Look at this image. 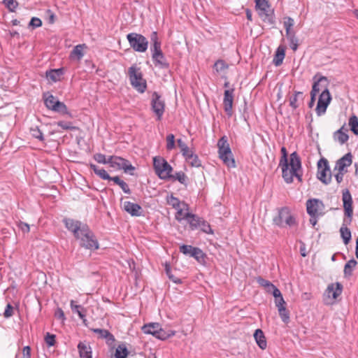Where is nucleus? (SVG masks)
I'll return each mask as SVG.
<instances>
[{
	"mask_svg": "<svg viewBox=\"0 0 358 358\" xmlns=\"http://www.w3.org/2000/svg\"><path fill=\"white\" fill-rule=\"evenodd\" d=\"M128 76L132 87L140 93H143L147 88L146 80L143 78L141 69L134 64L128 69Z\"/></svg>",
	"mask_w": 358,
	"mask_h": 358,
	"instance_id": "obj_4",
	"label": "nucleus"
},
{
	"mask_svg": "<svg viewBox=\"0 0 358 358\" xmlns=\"http://www.w3.org/2000/svg\"><path fill=\"white\" fill-rule=\"evenodd\" d=\"M227 67V65L223 60H218L214 64V68L218 73L223 72Z\"/></svg>",
	"mask_w": 358,
	"mask_h": 358,
	"instance_id": "obj_54",
	"label": "nucleus"
},
{
	"mask_svg": "<svg viewBox=\"0 0 358 358\" xmlns=\"http://www.w3.org/2000/svg\"><path fill=\"white\" fill-rule=\"evenodd\" d=\"M176 210V219L179 222L187 221L188 216L191 215L189 212H185V210H188V205L185 202H182V206Z\"/></svg>",
	"mask_w": 358,
	"mask_h": 358,
	"instance_id": "obj_24",
	"label": "nucleus"
},
{
	"mask_svg": "<svg viewBox=\"0 0 358 358\" xmlns=\"http://www.w3.org/2000/svg\"><path fill=\"white\" fill-rule=\"evenodd\" d=\"M170 178L174 180H178L181 184L186 185L187 176L182 171L176 173L174 175H172Z\"/></svg>",
	"mask_w": 358,
	"mask_h": 358,
	"instance_id": "obj_47",
	"label": "nucleus"
},
{
	"mask_svg": "<svg viewBox=\"0 0 358 358\" xmlns=\"http://www.w3.org/2000/svg\"><path fill=\"white\" fill-rule=\"evenodd\" d=\"M186 161L192 166L194 167H200L201 166V160L199 159V157L195 153L190 156L189 159H186Z\"/></svg>",
	"mask_w": 358,
	"mask_h": 358,
	"instance_id": "obj_50",
	"label": "nucleus"
},
{
	"mask_svg": "<svg viewBox=\"0 0 358 358\" xmlns=\"http://www.w3.org/2000/svg\"><path fill=\"white\" fill-rule=\"evenodd\" d=\"M152 59L156 67L163 69H168L169 68V63L163 52L157 55H153Z\"/></svg>",
	"mask_w": 358,
	"mask_h": 358,
	"instance_id": "obj_20",
	"label": "nucleus"
},
{
	"mask_svg": "<svg viewBox=\"0 0 358 358\" xmlns=\"http://www.w3.org/2000/svg\"><path fill=\"white\" fill-rule=\"evenodd\" d=\"M13 307L10 303H8L5 308L3 316L6 318L10 317L13 315Z\"/></svg>",
	"mask_w": 358,
	"mask_h": 358,
	"instance_id": "obj_61",
	"label": "nucleus"
},
{
	"mask_svg": "<svg viewBox=\"0 0 358 358\" xmlns=\"http://www.w3.org/2000/svg\"><path fill=\"white\" fill-rule=\"evenodd\" d=\"M285 56V48L282 46H279L275 52L273 63L278 66L282 64Z\"/></svg>",
	"mask_w": 358,
	"mask_h": 358,
	"instance_id": "obj_28",
	"label": "nucleus"
},
{
	"mask_svg": "<svg viewBox=\"0 0 358 358\" xmlns=\"http://www.w3.org/2000/svg\"><path fill=\"white\" fill-rule=\"evenodd\" d=\"M343 129H344V126H343L338 130L335 131L334 134V139L336 141H338L341 145L346 143L349 138L348 135L345 132L343 131Z\"/></svg>",
	"mask_w": 358,
	"mask_h": 358,
	"instance_id": "obj_32",
	"label": "nucleus"
},
{
	"mask_svg": "<svg viewBox=\"0 0 358 358\" xmlns=\"http://www.w3.org/2000/svg\"><path fill=\"white\" fill-rule=\"evenodd\" d=\"M123 158L117 156H110L108 159V164L111 167H116L120 169L121 164Z\"/></svg>",
	"mask_w": 358,
	"mask_h": 358,
	"instance_id": "obj_42",
	"label": "nucleus"
},
{
	"mask_svg": "<svg viewBox=\"0 0 358 358\" xmlns=\"http://www.w3.org/2000/svg\"><path fill=\"white\" fill-rule=\"evenodd\" d=\"M234 91V89L227 90L224 93V109L229 117L233 114Z\"/></svg>",
	"mask_w": 358,
	"mask_h": 358,
	"instance_id": "obj_15",
	"label": "nucleus"
},
{
	"mask_svg": "<svg viewBox=\"0 0 358 358\" xmlns=\"http://www.w3.org/2000/svg\"><path fill=\"white\" fill-rule=\"evenodd\" d=\"M273 220L275 224L281 227H292L296 224L295 218L291 214L289 208L286 207L280 209Z\"/></svg>",
	"mask_w": 358,
	"mask_h": 358,
	"instance_id": "obj_8",
	"label": "nucleus"
},
{
	"mask_svg": "<svg viewBox=\"0 0 358 358\" xmlns=\"http://www.w3.org/2000/svg\"><path fill=\"white\" fill-rule=\"evenodd\" d=\"M157 332L155 337L160 340H165L173 335H175V331L172 330L166 331L163 329L161 326L159 329H157Z\"/></svg>",
	"mask_w": 358,
	"mask_h": 358,
	"instance_id": "obj_34",
	"label": "nucleus"
},
{
	"mask_svg": "<svg viewBox=\"0 0 358 358\" xmlns=\"http://www.w3.org/2000/svg\"><path fill=\"white\" fill-rule=\"evenodd\" d=\"M63 75V70L62 69H51L46 71V78L52 82H57L60 80Z\"/></svg>",
	"mask_w": 358,
	"mask_h": 358,
	"instance_id": "obj_29",
	"label": "nucleus"
},
{
	"mask_svg": "<svg viewBox=\"0 0 358 358\" xmlns=\"http://www.w3.org/2000/svg\"><path fill=\"white\" fill-rule=\"evenodd\" d=\"M175 148V136L170 134L166 136V149L171 150Z\"/></svg>",
	"mask_w": 358,
	"mask_h": 358,
	"instance_id": "obj_55",
	"label": "nucleus"
},
{
	"mask_svg": "<svg viewBox=\"0 0 358 358\" xmlns=\"http://www.w3.org/2000/svg\"><path fill=\"white\" fill-rule=\"evenodd\" d=\"M63 222L66 229L73 233L74 237L80 241L82 246H99L94 233L86 224L71 218H64Z\"/></svg>",
	"mask_w": 358,
	"mask_h": 358,
	"instance_id": "obj_1",
	"label": "nucleus"
},
{
	"mask_svg": "<svg viewBox=\"0 0 358 358\" xmlns=\"http://www.w3.org/2000/svg\"><path fill=\"white\" fill-rule=\"evenodd\" d=\"M55 106H56L53 109V111L61 113L62 115H68L69 116H71L64 103L59 101L58 102H57Z\"/></svg>",
	"mask_w": 358,
	"mask_h": 358,
	"instance_id": "obj_40",
	"label": "nucleus"
},
{
	"mask_svg": "<svg viewBox=\"0 0 358 358\" xmlns=\"http://www.w3.org/2000/svg\"><path fill=\"white\" fill-rule=\"evenodd\" d=\"M257 282L259 284V285L264 287L267 292H270V289L274 287L273 284L262 277H258L257 278Z\"/></svg>",
	"mask_w": 358,
	"mask_h": 358,
	"instance_id": "obj_45",
	"label": "nucleus"
},
{
	"mask_svg": "<svg viewBox=\"0 0 358 358\" xmlns=\"http://www.w3.org/2000/svg\"><path fill=\"white\" fill-rule=\"evenodd\" d=\"M201 220V218H200L199 216L191 213V215L188 216V219L186 222L189 224V228L192 230H195L199 229Z\"/></svg>",
	"mask_w": 358,
	"mask_h": 358,
	"instance_id": "obj_30",
	"label": "nucleus"
},
{
	"mask_svg": "<svg viewBox=\"0 0 358 358\" xmlns=\"http://www.w3.org/2000/svg\"><path fill=\"white\" fill-rule=\"evenodd\" d=\"M254 338L258 346L262 350H265L267 347V342L264 332L262 329H257L254 333Z\"/></svg>",
	"mask_w": 358,
	"mask_h": 358,
	"instance_id": "obj_22",
	"label": "nucleus"
},
{
	"mask_svg": "<svg viewBox=\"0 0 358 358\" xmlns=\"http://www.w3.org/2000/svg\"><path fill=\"white\" fill-rule=\"evenodd\" d=\"M255 3L256 10L262 20L270 25L274 24L273 11L271 9L268 1L266 0H255Z\"/></svg>",
	"mask_w": 358,
	"mask_h": 358,
	"instance_id": "obj_6",
	"label": "nucleus"
},
{
	"mask_svg": "<svg viewBox=\"0 0 358 358\" xmlns=\"http://www.w3.org/2000/svg\"><path fill=\"white\" fill-rule=\"evenodd\" d=\"M120 169H123L125 173H128L130 171H134L135 167L126 159H122V164H120Z\"/></svg>",
	"mask_w": 358,
	"mask_h": 358,
	"instance_id": "obj_51",
	"label": "nucleus"
},
{
	"mask_svg": "<svg viewBox=\"0 0 358 358\" xmlns=\"http://www.w3.org/2000/svg\"><path fill=\"white\" fill-rule=\"evenodd\" d=\"M275 304L278 308L283 307L286 305V302L285 301L282 295L279 297L275 298Z\"/></svg>",
	"mask_w": 358,
	"mask_h": 358,
	"instance_id": "obj_64",
	"label": "nucleus"
},
{
	"mask_svg": "<svg viewBox=\"0 0 358 358\" xmlns=\"http://www.w3.org/2000/svg\"><path fill=\"white\" fill-rule=\"evenodd\" d=\"M162 43H157V44H151L150 45V51L152 53V57L153 55H157L160 53H162V50L161 48Z\"/></svg>",
	"mask_w": 358,
	"mask_h": 358,
	"instance_id": "obj_58",
	"label": "nucleus"
},
{
	"mask_svg": "<svg viewBox=\"0 0 358 358\" xmlns=\"http://www.w3.org/2000/svg\"><path fill=\"white\" fill-rule=\"evenodd\" d=\"M90 169L93 170L94 173L99 176L103 180H108L110 178V175L107 173V171L103 169H100L97 166L93 164H90Z\"/></svg>",
	"mask_w": 358,
	"mask_h": 358,
	"instance_id": "obj_33",
	"label": "nucleus"
},
{
	"mask_svg": "<svg viewBox=\"0 0 358 358\" xmlns=\"http://www.w3.org/2000/svg\"><path fill=\"white\" fill-rule=\"evenodd\" d=\"M348 124L350 127V130L355 135H358V117L355 115H352L349 119Z\"/></svg>",
	"mask_w": 358,
	"mask_h": 358,
	"instance_id": "obj_41",
	"label": "nucleus"
},
{
	"mask_svg": "<svg viewBox=\"0 0 358 358\" xmlns=\"http://www.w3.org/2000/svg\"><path fill=\"white\" fill-rule=\"evenodd\" d=\"M127 38L134 50L138 52H145L147 50L148 41L144 36L137 33H130L127 34Z\"/></svg>",
	"mask_w": 358,
	"mask_h": 358,
	"instance_id": "obj_7",
	"label": "nucleus"
},
{
	"mask_svg": "<svg viewBox=\"0 0 358 358\" xmlns=\"http://www.w3.org/2000/svg\"><path fill=\"white\" fill-rule=\"evenodd\" d=\"M199 229L207 234L213 233L210 224L202 219L201 220Z\"/></svg>",
	"mask_w": 358,
	"mask_h": 358,
	"instance_id": "obj_57",
	"label": "nucleus"
},
{
	"mask_svg": "<svg viewBox=\"0 0 358 358\" xmlns=\"http://www.w3.org/2000/svg\"><path fill=\"white\" fill-rule=\"evenodd\" d=\"M342 201L343 203L344 215L351 222L353 215L352 198L348 189L342 191Z\"/></svg>",
	"mask_w": 358,
	"mask_h": 358,
	"instance_id": "obj_13",
	"label": "nucleus"
},
{
	"mask_svg": "<svg viewBox=\"0 0 358 358\" xmlns=\"http://www.w3.org/2000/svg\"><path fill=\"white\" fill-rule=\"evenodd\" d=\"M164 268H165L166 274L168 276V278H169V280H171V281H173L176 284H180V283H182V280L179 278L175 276L172 273L171 266H170V264L168 262H166L164 264Z\"/></svg>",
	"mask_w": 358,
	"mask_h": 358,
	"instance_id": "obj_35",
	"label": "nucleus"
},
{
	"mask_svg": "<svg viewBox=\"0 0 358 358\" xmlns=\"http://www.w3.org/2000/svg\"><path fill=\"white\" fill-rule=\"evenodd\" d=\"M129 351L124 344L119 345L115 352V358H127Z\"/></svg>",
	"mask_w": 358,
	"mask_h": 358,
	"instance_id": "obj_36",
	"label": "nucleus"
},
{
	"mask_svg": "<svg viewBox=\"0 0 358 358\" xmlns=\"http://www.w3.org/2000/svg\"><path fill=\"white\" fill-rule=\"evenodd\" d=\"M90 330L94 333L97 334L99 335V338H105L106 343L109 346L114 345L115 339L114 336L109 331L102 329H91Z\"/></svg>",
	"mask_w": 358,
	"mask_h": 358,
	"instance_id": "obj_18",
	"label": "nucleus"
},
{
	"mask_svg": "<svg viewBox=\"0 0 358 358\" xmlns=\"http://www.w3.org/2000/svg\"><path fill=\"white\" fill-rule=\"evenodd\" d=\"M124 210L129 213L131 216H141L142 214V208L137 203L130 201H124L123 203Z\"/></svg>",
	"mask_w": 358,
	"mask_h": 358,
	"instance_id": "obj_17",
	"label": "nucleus"
},
{
	"mask_svg": "<svg viewBox=\"0 0 358 358\" xmlns=\"http://www.w3.org/2000/svg\"><path fill=\"white\" fill-rule=\"evenodd\" d=\"M30 131L33 137L41 141H44L43 133L38 127L31 128Z\"/></svg>",
	"mask_w": 358,
	"mask_h": 358,
	"instance_id": "obj_53",
	"label": "nucleus"
},
{
	"mask_svg": "<svg viewBox=\"0 0 358 358\" xmlns=\"http://www.w3.org/2000/svg\"><path fill=\"white\" fill-rule=\"evenodd\" d=\"M29 25L33 27H39L42 25V21L38 17H32L29 22Z\"/></svg>",
	"mask_w": 358,
	"mask_h": 358,
	"instance_id": "obj_62",
	"label": "nucleus"
},
{
	"mask_svg": "<svg viewBox=\"0 0 358 358\" xmlns=\"http://www.w3.org/2000/svg\"><path fill=\"white\" fill-rule=\"evenodd\" d=\"M151 109L160 121L165 110V103L161 96L156 92H153L151 99Z\"/></svg>",
	"mask_w": 358,
	"mask_h": 358,
	"instance_id": "obj_10",
	"label": "nucleus"
},
{
	"mask_svg": "<svg viewBox=\"0 0 358 358\" xmlns=\"http://www.w3.org/2000/svg\"><path fill=\"white\" fill-rule=\"evenodd\" d=\"M57 124L64 130L77 129V127L72 126L71 123L69 122L59 121L57 123Z\"/></svg>",
	"mask_w": 358,
	"mask_h": 358,
	"instance_id": "obj_56",
	"label": "nucleus"
},
{
	"mask_svg": "<svg viewBox=\"0 0 358 358\" xmlns=\"http://www.w3.org/2000/svg\"><path fill=\"white\" fill-rule=\"evenodd\" d=\"M44 340L48 347L54 346L56 343V336L47 332L45 335Z\"/></svg>",
	"mask_w": 358,
	"mask_h": 358,
	"instance_id": "obj_48",
	"label": "nucleus"
},
{
	"mask_svg": "<svg viewBox=\"0 0 358 358\" xmlns=\"http://www.w3.org/2000/svg\"><path fill=\"white\" fill-rule=\"evenodd\" d=\"M3 3L11 12L15 11V8L18 6V3L16 0H3Z\"/></svg>",
	"mask_w": 358,
	"mask_h": 358,
	"instance_id": "obj_52",
	"label": "nucleus"
},
{
	"mask_svg": "<svg viewBox=\"0 0 358 358\" xmlns=\"http://www.w3.org/2000/svg\"><path fill=\"white\" fill-rule=\"evenodd\" d=\"M280 151L282 153V157L280 159L279 165L282 164H285L286 162H288L289 161V159L287 158V150L285 147H282Z\"/></svg>",
	"mask_w": 358,
	"mask_h": 358,
	"instance_id": "obj_60",
	"label": "nucleus"
},
{
	"mask_svg": "<svg viewBox=\"0 0 358 358\" xmlns=\"http://www.w3.org/2000/svg\"><path fill=\"white\" fill-rule=\"evenodd\" d=\"M341 236L345 245H348L351 239V232L346 227H341L340 229Z\"/></svg>",
	"mask_w": 358,
	"mask_h": 358,
	"instance_id": "obj_39",
	"label": "nucleus"
},
{
	"mask_svg": "<svg viewBox=\"0 0 358 358\" xmlns=\"http://www.w3.org/2000/svg\"><path fill=\"white\" fill-rule=\"evenodd\" d=\"M317 178L324 185H328L331 181V172L325 158L320 159L317 162Z\"/></svg>",
	"mask_w": 358,
	"mask_h": 358,
	"instance_id": "obj_9",
	"label": "nucleus"
},
{
	"mask_svg": "<svg viewBox=\"0 0 358 358\" xmlns=\"http://www.w3.org/2000/svg\"><path fill=\"white\" fill-rule=\"evenodd\" d=\"M352 156L350 152L345 154L336 162L334 170L346 173L347 170L345 169L352 164Z\"/></svg>",
	"mask_w": 358,
	"mask_h": 358,
	"instance_id": "obj_16",
	"label": "nucleus"
},
{
	"mask_svg": "<svg viewBox=\"0 0 358 358\" xmlns=\"http://www.w3.org/2000/svg\"><path fill=\"white\" fill-rule=\"evenodd\" d=\"M153 166L156 174L161 179H170L172 176L173 169L163 157H155L153 158Z\"/></svg>",
	"mask_w": 358,
	"mask_h": 358,
	"instance_id": "obj_5",
	"label": "nucleus"
},
{
	"mask_svg": "<svg viewBox=\"0 0 358 358\" xmlns=\"http://www.w3.org/2000/svg\"><path fill=\"white\" fill-rule=\"evenodd\" d=\"M71 310L73 313H76L80 319H83L85 317V310L80 305H76L75 301L71 300L70 302Z\"/></svg>",
	"mask_w": 358,
	"mask_h": 358,
	"instance_id": "obj_38",
	"label": "nucleus"
},
{
	"mask_svg": "<svg viewBox=\"0 0 358 358\" xmlns=\"http://www.w3.org/2000/svg\"><path fill=\"white\" fill-rule=\"evenodd\" d=\"M78 349L80 358H92V349L87 343L80 342L78 345Z\"/></svg>",
	"mask_w": 358,
	"mask_h": 358,
	"instance_id": "obj_21",
	"label": "nucleus"
},
{
	"mask_svg": "<svg viewBox=\"0 0 358 358\" xmlns=\"http://www.w3.org/2000/svg\"><path fill=\"white\" fill-rule=\"evenodd\" d=\"M343 291V285L340 282L331 283L328 285L327 292L329 296H332L334 299H337Z\"/></svg>",
	"mask_w": 358,
	"mask_h": 358,
	"instance_id": "obj_19",
	"label": "nucleus"
},
{
	"mask_svg": "<svg viewBox=\"0 0 358 358\" xmlns=\"http://www.w3.org/2000/svg\"><path fill=\"white\" fill-rule=\"evenodd\" d=\"M94 159L100 164H108V159H106V155L101 153H96L94 155Z\"/></svg>",
	"mask_w": 358,
	"mask_h": 358,
	"instance_id": "obj_59",
	"label": "nucleus"
},
{
	"mask_svg": "<svg viewBox=\"0 0 358 358\" xmlns=\"http://www.w3.org/2000/svg\"><path fill=\"white\" fill-rule=\"evenodd\" d=\"M294 20L292 17H287L285 19L284 27L286 29V35H290V33L293 32L291 31V29L294 26Z\"/></svg>",
	"mask_w": 358,
	"mask_h": 358,
	"instance_id": "obj_49",
	"label": "nucleus"
},
{
	"mask_svg": "<svg viewBox=\"0 0 358 358\" xmlns=\"http://www.w3.org/2000/svg\"><path fill=\"white\" fill-rule=\"evenodd\" d=\"M331 96L327 87H324L319 96L318 102L316 107V113L318 116L325 113L327 108L330 103Z\"/></svg>",
	"mask_w": 358,
	"mask_h": 358,
	"instance_id": "obj_11",
	"label": "nucleus"
},
{
	"mask_svg": "<svg viewBox=\"0 0 358 358\" xmlns=\"http://www.w3.org/2000/svg\"><path fill=\"white\" fill-rule=\"evenodd\" d=\"M324 204L318 199H310L306 201V210L309 215H322L324 214Z\"/></svg>",
	"mask_w": 358,
	"mask_h": 358,
	"instance_id": "obj_12",
	"label": "nucleus"
},
{
	"mask_svg": "<svg viewBox=\"0 0 358 358\" xmlns=\"http://www.w3.org/2000/svg\"><path fill=\"white\" fill-rule=\"evenodd\" d=\"M278 310L282 322L285 323H288L289 322V313L287 310L285 306L278 308Z\"/></svg>",
	"mask_w": 358,
	"mask_h": 358,
	"instance_id": "obj_44",
	"label": "nucleus"
},
{
	"mask_svg": "<svg viewBox=\"0 0 358 358\" xmlns=\"http://www.w3.org/2000/svg\"><path fill=\"white\" fill-rule=\"evenodd\" d=\"M327 79L326 77L322 76L320 78L315 82L313 85L311 93L314 92V94H317L320 91H323L324 87H327Z\"/></svg>",
	"mask_w": 358,
	"mask_h": 358,
	"instance_id": "obj_25",
	"label": "nucleus"
},
{
	"mask_svg": "<svg viewBox=\"0 0 358 358\" xmlns=\"http://www.w3.org/2000/svg\"><path fill=\"white\" fill-rule=\"evenodd\" d=\"M219 157L223 163L229 168L236 167V163L228 143V139L226 136L221 137L217 142Z\"/></svg>",
	"mask_w": 358,
	"mask_h": 358,
	"instance_id": "obj_3",
	"label": "nucleus"
},
{
	"mask_svg": "<svg viewBox=\"0 0 358 358\" xmlns=\"http://www.w3.org/2000/svg\"><path fill=\"white\" fill-rule=\"evenodd\" d=\"M160 327V324L159 323H150L145 324L142 327L143 331L146 334H151L155 337L157 329H159Z\"/></svg>",
	"mask_w": 358,
	"mask_h": 358,
	"instance_id": "obj_31",
	"label": "nucleus"
},
{
	"mask_svg": "<svg viewBox=\"0 0 358 358\" xmlns=\"http://www.w3.org/2000/svg\"><path fill=\"white\" fill-rule=\"evenodd\" d=\"M282 169V176L287 184L293 182L294 177H296L299 182H302V166L301 160L296 152L289 155V161L279 165Z\"/></svg>",
	"mask_w": 358,
	"mask_h": 358,
	"instance_id": "obj_2",
	"label": "nucleus"
},
{
	"mask_svg": "<svg viewBox=\"0 0 358 358\" xmlns=\"http://www.w3.org/2000/svg\"><path fill=\"white\" fill-rule=\"evenodd\" d=\"M289 41L290 48L296 51L298 48V38L296 37L294 32L290 33V35H286Z\"/></svg>",
	"mask_w": 358,
	"mask_h": 358,
	"instance_id": "obj_46",
	"label": "nucleus"
},
{
	"mask_svg": "<svg viewBox=\"0 0 358 358\" xmlns=\"http://www.w3.org/2000/svg\"><path fill=\"white\" fill-rule=\"evenodd\" d=\"M303 100V94L301 92H294L289 99V106L295 110L299 106V101Z\"/></svg>",
	"mask_w": 358,
	"mask_h": 358,
	"instance_id": "obj_26",
	"label": "nucleus"
},
{
	"mask_svg": "<svg viewBox=\"0 0 358 358\" xmlns=\"http://www.w3.org/2000/svg\"><path fill=\"white\" fill-rule=\"evenodd\" d=\"M43 99L45 106L48 109L52 110H53V109L56 106L55 105L57 102L59 101V100H57L56 97H55L52 94H50L49 92L43 94Z\"/></svg>",
	"mask_w": 358,
	"mask_h": 358,
	"instance_id": "obj_27",
	"label": "nucleus"
},
{
	"mask_svg": "<svg viewBox=\"0 0 358 358\" xmlns=\"http://www.w3.org/2000/svg\"><path fill=\"white\" fill-rule=\"evenodd\" d=\"M357 262L355 259H352L349 260L344 266L345 276H350L352 274V271L355 268Z\"/></svg>",
	"mask_w": 358,
	"mask_h": 358,
	"instance_id": "obj_37",
	"label": "nucleus"
},
{
	"mask_svg": "<svg viewBox=\"0 0 358 358\" xmlns=\"http://www.w3.org/2000/svg\"><path fill=\"white\" fill-rule=\"evenodd\" d=\"M185 255L194 257L200 264H205L206 255L199 248H179Z\"/></svg>",
	"mask_w": 358,
	"mask_h": 358,
	"instance_id": "obj_14",
	"label": "nucleus"
},
{
	"mask_svg": "<svg viewBox=\"0 0 358 358\" xmlns=\"http://www.w3.org/2000/svg\"><path fill=\"white\" fill-rule=\"evenodd\" d=\"M87 48L85 44L77 45L74 47L70 54V59L73 60L80 61L84 56L83 50Z\"/></svg>",
	"mask_w": 358,
	"mask_h": 358,
	"instance_id": "obj_23",
	"label": "nucleus"
},
{
	"mask_svg": "<svg viewBox=\"0 0 358 358\" xmlns=\"http://www.w3.org/2000/svg\"><path fill=\"white\" fill-rule=\"evenodd\" d=\"M166 202L169 205L171 206L175 209L180 208L182 204V202H181L177 197L173 196L172 194L166 197Z\"/></svg>",
	"mask_w": 358,
	"mask_h": 358,
	"instance_id": "obj_43",
	"label": "nucleus"
},
{
	"mask_svg": "<svg viewBox=\"0 0 358 358\" xmlns=\"http://www.w3.org/2000/svg\"><path fill=\"white\" fill-rule=\"evenodd\" d=\"M55 317L57 318V319H59V320H61L62 321H64L66 320V317L64 316V311L62 310V308H58L55 313Z\"/></svg>",
	"mask_w": 358,
	"mask_h": 358,
	"instance_id": "obj_63",
	"label": "nucleus"
}]
</instances>
